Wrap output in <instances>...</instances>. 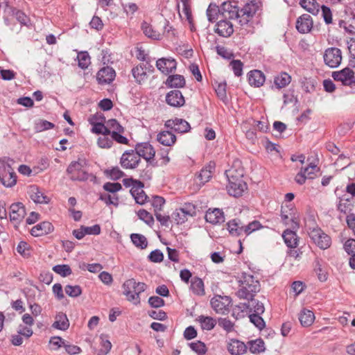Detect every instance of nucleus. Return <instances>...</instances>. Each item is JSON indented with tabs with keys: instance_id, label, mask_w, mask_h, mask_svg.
<instances>
[{
	"instance_id": "052dcab7",
	"label": "nucleus",
	"mask_w": 355,
	"mask_h": 355,
	"mask_svg": "<svg viewBox=\"0 0 355 355\" xmlns=\"http://www.w3.org/2000/svg\"><path fill=\"white\" fill-rule=\"evenodd\" d=\"M262 227L261 223L257 220L250 223L248 225L243 227V233L249 235L253 232L258 230Z\"/></svg>"
},
{
	"instance_id": "bb28decb",
	"label": "nucleus",
	"mask_w": 355,
	"mask_h": 355,
	"mask_svg": "<svg viewBox=\"0 0 355 355\" xmlns=\"http://www.w3.org/2000/svg\"><path fill=\"white\" fill-rule=\"evenodd\" d=\"M53 231V226L50 222L44 221L34 226L31 233L34 236H41Z\"/></svg>"
},
{
	"instance_id": "39448f33",
	"label": "nucleus",
	"mask_w": 355,
	"mask_h": 355,
	"mask_svg": "<svg viewBox=\"0 0 355 355\" xmlns=\"http://www.w3.org/2000/svg\"><path fill=\"white\" fill-rule=\"evenodd\" d=\"M0 181L6 187H12L17 183V175L6 158L0 159Z\"/></svg>"
},
{
	"instance_id": "1a4fd4ad",
	"label": "nucleus",
	"mask_w": 355,
	"mask_h": 355,
	"mask_svg": "<svg viewBox=\"0 0 355 355\" xmlns=\"http://www.w3.org/2000/svg\"><path fill=\"white\" fill-rule=\"evenodd\" d=\"M342 53L340 49L331 47L326 49L324 53V61L331 68L337 67L341 62Z\"/></svg>"
},
{
	"instance_id": "c756f323",
	"label": "nucleus",
	"mask_w": 355,
	"mask_h": 355,
	"mask_svg": "<svg viewBox=\"0 0 355 355\" xmlns=\"http://www.w3.org/2000/svg\"><path fill=\"white\" fill-rule=\"evenodd\" d=\"M248 82L252 86L261 87L265 82V76L261 71H251L248 74Z\"/></svg>"
},
{
	"instance_id": "8fccbe9b",
	"label": "nucleus",
	"mask_w": 355,
	"mask_h": 355,
	"mask_svg": "<svg viewBox=\"0 0 355 355\" xmlns=\"http://www.w3.org/2000/svg\"><path fill=\"white\" fill-rule=\"evenodd\" d=\"M109 134H104L98 137L97 144L100 148H110L112 146L113 141L112 137H109Z\"/></svg>"
},
{
	"instance_id": "cd10ccee",
	"label": "nucleus",
	"mask_w": 355,
	"mask_h": 355,
	"mask_svg": "<svg viewBox=\"0 0 355 355\" xmlns=\"http://www.w3.org/2000/svg\"><path fill=\"white\" fill-rule=\"evenodd\" d=\"M247 349V345L236 339H232L227 345V350L232 355L243 354Z\"/></svg>"
},
{
	"instance_id": "9b49d317",
	"label": "nucleus",
	"mask_w": 355,
	"mask_h": 355,
	"mask_svg": "<svg viewBox=\"0 0 355 355\" xmlns=\"http://www.w3.org/2000/svg\"><path fill=\"white\" fill-rule=\"evenodd\" d=\"M220 12L224 18L238 19L240 24V9L236 2H224L221 5Z\"/></svg>"
},
{
	"instance_id": "393cba45",
	"label": "nucleus",
	"mask_w": 355,
	"mask_h": 355,
	"mask_svg": "<svg viewBox=\"0 0 355 355\" xmlns=\"http://www.w3.org/2000/svg\"><path fill=\"white\" fill-rule=\"evenodd\" d=\"M205 218L207 223L214 225L220 224L225 221L223 212L217 208L207 211Z\"/></svg>"
},
{
	"instance_id": "9d476101",
	"label": "nucleus",
	"mask_w": 355,
	"mask_h": 355,
	"mask_svg": "<svg viewBox=\"0 0 355 355\" xmlns=\"http://www.w3.org/2000/svg\"><path fill=\"white\" fill-rule=\"evenodd\" d=\"M332 78L336 81L341 82L343 85H355V76L353 70L346 67L338 71L332 73Z\"/></svg>"
},
{
	"instance_id": "69168bd1",
	"label": "nucleus",
	"mask_w": 355,
	"mask_h": 355,
	"mask_svg": "<svg viewBox=\"0 0 355 355\" xmlns=\"http://www.w3.org/2000/svg\"><path fill=\"white\" fill-rule=\"evenodd\" d=\"M318 171V168L317 166L312 163H311L307 167L303 168V171L308 179H313L315 176V173Z\"/></svg>"
},
{
	"instance_id": "5fc2aeb1",
	"label": "nucleus",
	"mask_w": 355,
	"mask_h": 355,
	"mask_svg": "<svg viewBox=\"0 0 355 355\" xmlns=\"http://www.w3.org/2000/svg\"><path fill=\"white\" fill-rule=\"evenodd\" d=\"M218 324L227 333H231L234 331V324L227 318H219Z\"/></svg>"
},
{
	"instance_id": "864d4df0",
	"label": "nucleus",
	"mask_w": 355,
	"mask_h": 355,
	"mask_svg": "<svg viewBox=\"0 0 355 355\" xmlns=\"http://www.w3.org/2000/svg\"><path fill=\"white\" fill-rule=\"evenodd\" d=\"M99 199L107 205H113L117 206L119 205V198L115 194H101Z\"/></svg>"
},
{
	"instance_id": "a18cd8bd",
	"label": "nucleus",
	"mask_w": 355,
	"mask_h": 355,
	"mask_svg": "<svg viewBox=\"0 0 355 355\" xmlns=\"http://www.w3.org/2000/svg\"><path fill=\"white\" fill-rule=\"evenodd\" d=\"M101 349L97 355H106L112 348V344L108 340L107 336L102 334L100 336Z\"/></svg>"
},
{
	"instance_id": "6e6552de",
	"label": "nucleus",
	"mask_w": 355,
	"mask_h": 355,
	"mask_svg": "<svg viewBox=\"0 0 355 355\" xmlns=\"http://www.w3.org/2000/svg\"><path fill=\"white\" fill-rule=\"evenodd\" d=\"M259 2L251 1L246 3L245 6L240 9V24L241 26L247 24L258 10Z\"/></svg>"
},
{
	"instance_id": "5701e85b",
	"label": "nucleus",
	"mask_w": 355,
	"mask_h": 355,
	"mask_svg": "<svg viewBox=\"0 0 355 355\" xmlns=\"http://www.w3.org/2000/svg\"><path fill=\"white\" fill-rule=\"evenodd\" d=\"M104 117L101 115H94L89 119L90 123L93 125L92 131L96 134H107V124H103Z\"/></svg>"
},
{
	"instance_id": "603ef678",
	"label": "nucleus",
	"mask_w": 355,
	"mask_h": 355,
	"mask_svg": "<svg viewBox=\"0 0 355 355\" xmlns=\"http://www.w3.org/2000/svg\"><path fill=\"white\" fill-rule=\"evenodd\" d=\"M180 2L182 4V12L185 19L189 21V24H191L192 16L191 10V0H180Z\"/></svg>"
},
{
	"instance_id": "aec40b11",
	"label": "nucleus",
	"mask_w": 355,
	"mask_h": 355,
	"mask_svg": "<svg viewBox=\"0 0 355 355\" xmlns=\"http://www.w3.org/2000/svg\"><path fill=\"white\" fill-rule=\"evenodd\" d=\"M313 27L312 17L308 14H304L299 17L296 21V28L301 33H306L311 31Z\"/></svg>"
},
{
	"instance_id": "7ed1b4c3",
	"label": "nucleus",
	"mask_w": 355,
	"mask_h": 355,
	"mask_svg": "<svg viewBox=\"0 0 355 355\" xmlns=\"http://www.w3.org/2000/svg\"><path fill=\"white\" fill-rule=\"evenodd\" d=\"M122 288L126 299L137 305L140 303V294L146 290V285L143 282H137L135 279L131 278L125 281Z\"/></svg>"
},
{
	"instance_id": "20e7f679",
	"label": "nucleus",
	"mask_w": 355,
	"mask_h": 355,
	"mask_svg": "<svg viewBox=\"0 0 355 355\" xmlns=\"http://www.w3.org/2000/svg\"><path fill=\"white\" fill-rule=\"evenodd\" d=\"M85 164V162L81 159L73 162L69 164L67 171L71 180L76 181H86L87 180L94 181L95 180V176L92 174H89L85 170L84 167Z\"/></svg>"
},
{
	"instance_id": "2eb2a0df",
	"label": "nucleus",
	"mask_w": 355,
	"mask_h": 355,
	"mask_svg": "<svg viewBox=\"0 0 355 355\" xmlns=\"http://www.w3.org/2000/svg\"><path fill=\"white\" fill-rule=\"evenodd\" d=\"M116 76L114 69L110 67L106 66L102 67L97 73L96 79L99 84H110Z\"/></svg>"
},
{
	"instance_id": "3c124183",
	"label": "nucleus",
	"mask_w": 355,
	"mask_h": 355,
	"mask_svg": "<svg viewBox=\"0 0 355 355\" xmlns=\"http://www.w3.org/2000/svg\"><path fill=\"white\" fill-rule=\"evenodd\" d=\"M189 346L191 349L198 355H204L207 350L205 344L199 340L191 343Z\"/></svg>"
},
{
	"instance_id": "412c9836",
	"label": "nucleus",
	"mask_w": 355,
	"mask_h": 355,
	"mask_svg": "<svg viewBox=\"0 0 355 355\" xmlns=\"http://www.w3.org/2000/svg\"><path fill=\"white\" fill-rule=\"evenodd\" d=\"M26 215V210L21 202L13 203L10 207V219L11 221L20 222Z\"/></svg>"
},
{
	"instance_id": "6e6d98bb",
	"label": "nucleus",
	"mask_w": 355,
	"mask_h": 355,
	"mask_svg": "<svg viewBox=\"0 0 355 355\" xmlns=\"http://www.w3.org/2000/svg\"><path fill=\"white\" fill-rule=\"evenodd\" d=\"M54 127V124L46 121L39 120L36 122L35 129L37 132H42L44 130L52 129Z\"/></svg>"
},
{
	"instance_id": "37998d69",
	"label": "nucleus",
	"mask_w": 355,
	"mask_h": 355,
	"mask_svg": "<svg viewBox=\"0 0 355 355\" xmlns=\"http://www.w3.org/2000/svg\"><path fill=\"white\" fill-rule=\"evenodd\" d=\"M291 77L288 73L282 72L275 78L274 83L278 89H281L288 85L291 83Z\"/></svg>"
},
{
	"instance_id": "e433bc0d",
	"label": "nucleus",
	"mask_w": 355,
	"mask_h": 355,
	"mask_svg": "<svg viewBox=\"0 0 355 355\" xmlns=\"http://www.w3.org/2000/svg\"><path fill=\"white\" fill-rule=\"evenodd\" d=\"M248 300L250 301L248 304H243V306L248 309L250 312H253L255 314H262L264 312L265 308L262 302L254 300L253 297Z\"/></svg>"
},
{
	"instance_id": "b1692460",
	"label": "nucleus",
	"mask_w": 355,
	"mask_h": 355,
	"mask_svg": "<svg viewBox=\"0 0 355 355\" xmlns=\"http://www.w3.org/2000/svg\"><path fill=\"white\" fill-rule=\"evenodd\" d=\"M144 184L142 182H138L131 187L130 191L131 195L135 198L137 203L139 205L144 204L148 198L147 195L143 190Z\"/></svg>"
},
{
	"instance_id": "49530a36",
	"label": "nucleus",
	"mask_w": 355,
	"mask_h": 355,
	"mask_svg": "<svg viewBox=\"0 0 355 355\" xmlns=\"http://www.w3.org/2000/svg\"><path fill=\"white\" fill-rule=\"evenodd\" d=\"M131 241L134 245L141 249H145L148 245L146 238L140 234H132L130 236Z\"/></svg>"
},
{
	"instance_id": "ddd939ff",
	"label": "nucleus",
	"mask_w": 355,
	"mask_h": 355,
	"mask_svg": "<svg viewBox=\"0 0 355 355\" xmlns=\"http://www.w3.org/2000/svg\"><path fill=\"white\" fill-rule=\"evenodd\" d=\"M141 159L137 152L134 150L125 151L121 156L120 163L124 168H136Z\"/></svg>"
},
{
	"instance_id": "473e14b6",
	"label": "nucleus",
	"mask_w": 355,
	"mask_h": 355,
	"mask_svg": "<svg viewBox=\"0 0 355 355\" xmlns=\"http://www.w3.org/2000/svg\"><path fill=\"white\" fill-rule=\"evenodd\" d=\"M141 28L144 34L146 37L155 40H159L162 39L161 33L157 30H155L153 28L152 25H150L148 22L143 21Z\"/></svg>"
},
{
	"instance_id": "bf43d9fd",
	"label": "nucleus",
	"mask_w": 355,
	"mask_h": 355,
	"mask_svg": "<svg viewBox=\"0 0 355 355\" xmlns=\"http://www.w3.org/2000/svg\"><path fill=\"white\" fill-rule=\"evenodd\" d=\"M65 293L70 297H76L81 295L82 289L79 286L67 285L64 288Z\"/></svg>"
},
{
	"instance_id": "0eeeda50",
	"label": "nucleus",
	"mask_w": 355,
	"mask_h": 355,
	"mask_svg": "<svg viewBox=\"0 0 355 355\" xmlns=\"http://www.w3.org/2000/svg\"><path fill=\"white\" fill-rule=\"evenodd\" d=\"M281 218L285 225L289 226L293 230L298 229L300 216L296 209L288 207H282Z\"/></svg>"
},
{
	"instance_id": "72a5a7b5",
	"label": "nucleus",
	"mask_w": 355,
	"mask_h": 355,
	"mask_svg": "<svg viewBox=\"0 0 355 355\" xmlns=\"http://www.w3.org/2000/svg\"><path fill=\"white\" fill-rule=\"evenodd\" d=\"M52 327L59 330H67L69 327V322L65 313H59L55 318Z\"/></svg>"
},
{
	"instance_id": "f03ea898",
	"label": "nucleus",
	"mask_w": 355,
	"mask_h": 355,
	"mask_svg": "<svg viewBox=\"0 0 355 355\" xmlns=\"http://www.w3.org/2000/svg\"><path fill=\"white\" fill-rule=\"evenodd\" d=\"M236 279L239 283V289L236 294L240 299L254 297L256 293L260 291L259 282L253 275L242 272Z\"/></svg>"
},
{
	"instance_id": "680f3d73",
	"label": "nucleus",
	"mask_w": 355,
	"mask_h": 355,
	"mask_svg": "<svg viewBox=\"0 0 355 355\" xmlns=\"http://www.w3.org/2000/svg\"><path fill=\"white\" fill-rule=\"evenodd\" d=\"M261 314L252 313L250 315V320L253 323L255 327L259 329H262L265 327V322L263 318L260 316Z\"/></svg>"
},
{
	"instance_id": "4be33fe9",
	"label": "nucleus",
	"mask_w": 355,
	"mask_h": 355,
	"mask_svg": "<svg viewBox=\"0 0 355 355\" xmlns=\"http://www.w3.org/2000/svg\"><path fill=\"white\" fill-rule=\"evenodd\" d=\"M135 150L139 157H142L146 160L153 159L155 154V151L153 146L148 142L137 144Z\"/></svg>"
},
{
	"instance_id": "c03bdc74",
	"label": "nucleus",
	"mask_w": 355,
	"mask_h": 355,
	"mask_svg": "<svg viewBox=\"0 0 355 355\" xmlns=\"http://www.w3.org/2000/svg\"><path fill=\"white\" fill-rule=\"evenodd\" d=\"M191 289L193 293L198 295H202L205 294L204 283L202 280L198 277H194L191 280Z\"/></svg>"
},
{
	"instance_id": "dca6fc26",
	"label": "nucleus",
	"mask_w": 355,
	"mask_h": 355,
	"mask_svg": "<svg viewBox=\"0 0 355 355\" xmlns=\"http://www.w3.org/2000/svg\"><path fill=\"white\" fill-rule=\"evenodd\" d=\"M165 126L167 128L178 133L186 132L189 131L190 128V125L189 124V123L182 119L168 120L165 123Z\"/></svg>"
},
{
	"instance_id": "09e8293b",
	"label": "nucleus",
	"mask_w": 355,
	"mask_h": 355,
	"mask_svg": "<svg viewBox=\"0 0 355 355\" xmlns=\"http://www.w3.org/2000/svg\"><path fill=\"white\" fill-rule=\"evenodd\" d=\"M77 60L78 67L83 69H87L90 64V56L87 51H83L78 53Z\"/></svg>"
},
{
	"instance_id": "79ce46f5",
	"label": "nucleus",
	"mask_w": 355,
	"mask_h": 355,
	"mask_svg": "<svg viewBox=\"0 0 355 355\" xmlns=\"http://www.w3.org/2000/svg\"><path fill=\"white\" fill-rule=\"evenodd\" d=\"M203 330L210 331L214 328L216 321L211 317L200 315L198 318Z\"/></svg>"
},
{
	"instance_id": "0e129e2a",
	"label": "nucleus",
	"mask_w": 355,
	"mask_h": 355,
	"mask_svg": "<svg viewBox=\"0 0 355 355\" xmlns=\"http://www.w3.org/2000/svg\"><path fill=\"white\" fill-rule=\"evenodd\" d=\"M234 73L236 76H241L243 73V64L239 60H234L230 62Z\"/></svg>"
},
{
	"instance_id": "774afa93",
	"label": "nucleus",
	"mask_w": 355,
	"mask_h": 355,
	"mask_svg": "<svg viewBox=\"0 0 355 355\" xmlns=\"http://www.w3.org/2000/svg\"><path fill=\"white\" fill-rule=\"evenodd\" d=\"M139 218L144 220L148 225H151L153 223V218L152 215L148 213L147 211L144 209H141L137 213Z\"/></svg>"
},
{
	"instance_id": "f3484780",
	"label": "nucleus",
	"mask_w": 355,
	"mask_h": 355,
	"mask_svg": "<svg viewBox=\"0 0 355 355\" xmlns=\"http://www.w3.org/2000/svg\"><path fill=\"white\" fill-rule=\"evenodd\" d=\"M177 63L174 59L171 58H159L156 62L157 68L162 73L167 75L172 73L176 69Z\"/></svg>"
},
{
	"instance_id": "4d7b16f0",
	"label": "nucleus",
	"mask_w": 355,
	"mask_h": 355,
	"mask_svg": "<svg viewBox=\"0 0 355 355\" xmlns=\"http://www.w3.org/2000/svg\"><path fill=\"white\" fill-rule=\"evenodd\" d=\"M53 270L62 277L69 276L72 273L71 269L68 265L55 266Z\"/></svg>"
},
{
	"instance_id": "a211bd4d",
	"label": "nucleus",
	"mask_w": 355,
	"mask_h": 355,
	"mask_svg": "<svg viewBox=\"0 0 355 355\" xmlns=\"http://www.w3.org/2000/svg\"><path fill=\"white\" fill-rule=\"evenodd\" d=\"M166 102L172 107H180L184 105L185 100L180 91L172 90L167 93Z\"/></svg>"
},
{
	"instance_id": "e2e57ef3",
	"label": "nucleus",
	"mask_w": 355,
	"mask_h": 355,
	"mask_svg": "<svg viewBox=\"0 0 355 355\" xmlns=\"http://www.w3.org/2000/svg\"><path fill=\"white\" fill-rule=\"evenodd\" d=\"M220 11L216 5L210 4L207 10V15L209 21H214L217 19L218 13Z\"/></svg>"
},
{
	"instance_id": "13d9d810",
	"label": "nucleus",
	"mask_w": 355,
	"mask_h": 355,
	"mask_svg": "<svg viewBox=\"0 0 355 355\" xmlns=\"http://www.w3.org/2000/svg\"><path fill=\"white\" fill-rule=\"evenodd\" d=\"M66 340L59 336L51 337L49 340V345L52 350H58L61 347H64Z\"/></svg>"
},
{
	"instance_id": "423d86ee",
	"label": "nucleus",
	"mask_w": 355,
	"mask_h": 355,
	"mask_svg": "<svg viewBox=\"0 0 355 355\" xmlns=\"http://www.w3.org/2000/svg\"><path fill=\"white\" fill-rule=\"evenodd\" d=\"M308 234L313 242L320 249L325 250L331 246V239L330 236L325 234L320 228H310Z\"/></svg>"
},
{
	"instance_id": "f257e3e1",
	"label": "nucleus",
	"mask_w": 355,
	"mask_h": 355,
	"mask_svg": "<svg viewBox=\"0 0 355 355\" xmlns=\"http://www.w3.org/2000/svg\"><path fill=\"white\" fill-rule=\"evenodd\" d=\"M226 175L228 179L227 190L230 196L239 197L247 189V184L243 180L244 168L241 162L236 159L233 162L232 167L226 171Z\"/></svg>"
},
{
	"instance_id": "58836bf2",
	"label": "nucleus",
	"mask_w": 355,
	"mask_h": 355,
	"mask_svg": "<svg viewBox=\"0 0 355 355\" xmlns=\"http://www.w3.org/2000/svg\"><path fill=\"white\" fill-rule=\"evenodd\" d=\"M300 6L309 12L316 15L320 11V4L316 0H300Z\"/></svg>"
},
{
	"instance_id": "4c0bfd02",
	"label": "nucleus",
	"mask_w": 355,
	"mask_h": 355,
	"mask_svg": "<svg viewBox=\"0 0 355 355\" xmlns=\"http://www.w3.org/2000/svg\"><path fill=\"white\" fill-rule=\"evenodd\" d=\"M246 345L252 354H259L263 352L266 349L265 343L261 338L250 340Z\"/></svg>"
},
{
	"instance_id": "a19ab883",
	"label": "nucleus",
	"mask_w": 355,
	"mask_h": 355,
	"mask_svg": "<svg viewBox=\"0 0 355 355\" xmlns=\"http://www.w3.org/2000/svg\"><path fill=\"white\" fill-rule=\"evenodd\" d=\"M132 73L135 80L139 84L144 82L147 78L146 68L141 64L134 67L132 69Z\"/></svg>"
},
{
	"instance_id": "338daca9",
	"label": "nucleus",
	"mask_w": 355,
	"mask_h": 355,
	"mask_svg": "<svg viewBox=\"0 0 355 355\" xmlns=\"http://www.w3.org/2000/svg\"><path fill=\"white\" fill-rule=\"evenodd\" d=\"M148 259L151 262L159 263L162 261L164 254L159 250H155L150 253Z\"/></svg>"
},
{
	"instance_id": "6ab92c4d",
	"label": "nucleus",
	"mask_w": 355,
	"mask_h": 355,
	"mask_svg": "<svg viewBox=\"0 0 355 355\" xmlns=\"http://www.w3.org/2000/svg\"><path fill=\"white\" fill-rule=\"evenodd\" d=\"M214 30L218 35L223 37H230L234 33L233 24L226 19L220 20L216 24Z\"/></svg>"
},
{
	"instance_id": "f8f14e48",
	"label": "nucleus",
	"mask_w": 355,
	"mask_h": 355,
	"mask_svg": "<svg viewBox=\"0 0 355 355\" xmlns=\"http://www.w3.org/2000/svg\"><path fill=\"white\" fill-rule=\"evenodd\" d=\"M27 194L29 198L37 204H48L51 200L50 198L45 195L43 191L35 184H31L27 187Z\"/></svg>"
},
{
	"instance_id": "2f4dec72",
	"label": "nucleus",
	"mask_w": 355,
	"mask_h": 355,
	"mask_svg": "<svg viewBox=\"0 0 355 355\" xmlns=\"http://www.w3.org/2000/svg\"><path fill=\"white\" fill-rule=\"evenodd\" d=\"M282 237L288 248H295L297 246L298 236L295 231L287 229L283 232Z\"/></svg>"
},
{
	"instance_id": "f704fd0d",
	"label": "nucleus",
	"mask_w": 355,
	"mask_h": 355,
	"mask_svg": "<svg viewBox=\"0 0 355 355\" xmlns=\"http://www.w3.org/2000/svg\"><path fill=\"white\" fill-rule=\"evenodd\" d=\"M157 141L166 146L173 145L176 141V137L171 131H162L157 135Z\"/></svg>"
},
{
	"instance_id": "c85d7f7f",
	"label": "nucleus",
	"mask_w": 355,
	"mask_h": 355,
	"mask_svg": "<svg viewBox=\"0 0 355 355\" xmlns=\"http://www.w3.org/2000/svg\"><path fill=\"white\" fill-rule=\"evenodd\" d=\"M165 84L170 88H182L185 86L186 80L182 75H170L165 81Z\"/></svg>"
},
{
	"instance_id": "c9c22d12",
	"label": "nucleus",
	"mask_w": 355,
	"mask_h": 355,
	"mask_svg": "<svg viewBox=\"0 0 355 355\" xmlns=\"http://www.w3.org/2000/svg\"><path fill=\"white\" fill-rule=\"evenodd\" d=\"M299 320L302 326L309 327L313 324L315 315L313 311L304 309L300 313Z\"/></svg>"
},
{
	"instance_id": "4468645a",
	"label": "nucleus",
	"mask_w": 355,
	"mask_h": 355,
	"mask_svg": "<svg viewBox=\"0 0 355 355\" xmlns=\"http://www.w3.org/2000/svg\"><path fill=\"white\" fill-rule=\"evenodd\" d=\"M231 299L227 296L216 295L211 300L212 309L220 314H225L228 311Z\"/></svg>"
},
{
	"instance_id": "7c9ffc66",
	"label": "nucleus",
	"mask_w": 355,
	"mask_h": 355,
	"mask_svg": "<svg viewBox=\"0 0 355 355\" xmlns=\"http://www.w3.org/2000/svg\"><path fill=\"white\" fill-rule=\"evenodd\" d=\"M196 213L195 207L192 205H186L184 207H182L176 211L178 216L182 215V218H175L178 224L184 223L187 219V216H192Z\"/></svg>"
},
{
	"instance_id": "a878e982",
	"label": "nucleus",
	"mask_w": 355,
	"mask_h": 355,
	"mask_svg": "<svg viewBox=\"0 0 355 355\" xmlns=\"http://www.w3.org/2000/svg\"><path fill=\"white\" fill-rule=\"evenodd\" d=\"M214 168V165L209 164L208 166L202 168L195 178L196 183L201 187L207 182L211 178L212 171Z\"/></svg>"
},
{
	"instance_id": "ea45409f",
	"label": "nucleus",
	"mask_w": 355,
	"mask_h": 355,
	"mask_svg": "<svg viewBox=\"0 0 355 355\" xmlns=\"http://www.w3.org/2000/svg\"><path fill=\"white\" fill-rule=\"evenodd\" d=\"M227 230L232 236H238L243 234L244 225L236 219L229 221L227 224Z\"/></svg>"
},
{
	"instance_id": "de8ad7c7",
	"label": "nucleus",
	"mask_w": 355,
	"mask_h": 355,
	"mask_svg": "<svg viewBox=\"0 0 355 355\" xmlns=\"http://www.w3.org/2000/svg\"><path fill=\"white\" fill-rule=\"evenodd\" d=\"M107 134L112 135V132H123L124 128L116 119H110L106 122Z\"/></svg>"
}]
</instances>
